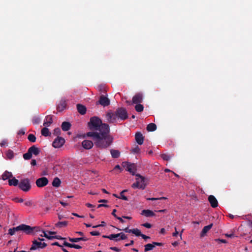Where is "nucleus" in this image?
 <instances>
[{
  "label": "nucleus",
  "mask_w": 252,
  "mask_h": 252,
  "mask_svg": "<svg viewBox=\"0 0 252 252\" xmlns=\"http://www.w3.org/2000/svg\"><path fill=\"white\" fill-rule=\"evenodd\" d=\"M68 224V221H59L57 223H56L55 226L58 228H62L63 227H65Z\"/></svg>",
  "instance_id": "7c9ffc66"
},
{
  "label": "nucleus",
  "mask_w": 252,
  "mask_h": 252,
  "mask_svg": "<svg viewBox=\"0 0 252 252\" xmlns=\"http://www.w3.org/2000/svg\"><path fill=\"white\" fill-rule=\"evenodd\" d=\"M44 233V236L46 237V238L48 239H52L54 238V236H51L47 235L44 231H43Z\"/></svg>",
  "instance_id": "13d9d810"
},
{
  "label": "nucleus",
  "mask_w": 252,
  "mask_h": 252,
  "mask_svg": "<svg viewBox=\"0 0 252 252\" xmlns=\"http://www.w3.org/2000/svg\"><path fill=\"white\" fill-rule=\"evenodd\" d=\"M61 182L60 179L56 177L54 179L52 182V186L54 187H59L61 185Z\"/></svg>",
  "instance_id": "c756f323"
},
{
  "label": "nucleus",
  "mask_w": 252,
  "mask_h": 252,
  "mask_svg": "<svg viewBox=\"0 0 252 252\" xmlns=\"http://www.w3.org/2000/svg\"><path fill=\"white\" fill-rule=\"evenodd\" d=\"M77 109L78 112L81 114V115H84L86 113V107L80 104H77Z\"/></svg>",
  "instance_id": "aec40b11"
},
{
  "label": "nucleus",
  "mask_w": 252,
  "mask_h": 252,
  "mask_svg": "<svg viewBox=\"0 0 252 252\" xmlns=\"http://www.w3.org/2000/svg\"><path fill=\"white\" fill-rule=\"evenodd\" d=\"M136 182L133 183L131 187L133 189H144L146 187V184L145 183H139V178H136Z\"/></svg>",
  "instance_id": "4468645a"
},
{
  "label": "nucleus",
  "mask_w": 252,
  "mask_h": 252,
  "mask_svg": "<svg viewBox=\"0 0 252 252\" xmlns=\"http://www.w3.org/2000/svg\"><path fill=\"white\" fill-rule=\"evenodd\" d=\"M13 175L12 173L7 171H5L2 175V179L3 180H6L8 179H10V178L12 177Z\"/></svg>",
  "instance_id": "c85d7f7f"
},
{
  "label": "nucleus",
  "mask_w": 252,
  "mask_h": 252,
  "mask_svg": "<svg viewBox=\"0 0 252 252\" xmlns=\"http://www.w3.org/2000/svg\"><path fill=\"white\" fill-rule=\"evenodd\" d=\"M123 167L126 168V170L130 172L132 175H135L136 170V165L134 163H130L127 162H123L122 163Z\"/></svg>",
  "instance_id": "0eeeda50"
},
{
  "label": "nucleus",
  "mask_w": 252,
  "mask_h": 252,
  "mask_svg": "<svg viewBox=\"0 0 252 252\" xmlns=\"http://www.w3.org/2000/svg\"><path fill=\"white\" fill-rule=\"evenodd\" d=\"M110 153L112 158H118L120 156V152L117 150L111 149Z\"/></svg>",
  "instance_id": "bb28decb"
},
{
  "label": "nucleus",
  "mask_w": 252,
  "mask_h": 252,
  "mask_svg": "<svg viewBox=\"0 0 252 252\" xmlns=\"http://www.w3.org/2000/svg\"><path fill=\"white\" fill-rule=\"evenodd\" d=\"M61 134V129L60 128L57 127L55 128L53 132V134L55 135H59Z\"/></svg>",
  "instance_id": "49530a36"
},
{
  "label": "nucleus",
  "mask_w": 252,
  "mask_h": 252,
  "mask_svg": "<svg viewBox=\"0 0 252 252\" xmlns=\"http://www.w3.org/2000/svg\"><path fill=\"white\" fill-rule=\"evenodd\" d=\"M18 228L19 231H23L27 234H31L33 233L34 231L37 232L40 230L39 227H31L24 224L19 225Z\"/></svg>",
  "instance_id": "7ed1b4c3"
},
{
  "label": "nucleus",
  "mask_w": 252,
  "mask_h": 252,
  "mask_svg": "<svg viewBox=\"0 0 252 252\" xmlns=\"http://www.w3.org/2000/svg\"><path fill=\"white\" fill-rule=\"evenodd\" d=\"M90 234L92 236H98L100 234L98 231H91Z\"/></svg>",
  "instance_id": "603ef678"
},
{
  "label": "nucleus",
  "mask_w": 252,
  "mask_h": 252,
  "mask_svg": "<svg viewBox=\"0 0 252 252\" xmlns=\"http://www.w3.org/2000/svg\"><path fill=\"white\" fill-rule=\"evenodd\" d=\"M147 130L148 131H154L157 129V126L154 123H150L147 126Z\"/></svg>",
  "instance_id": "a878e982"
},
{
  "label": "nucleus",
  "mask_w": 252,
  "mask_h": 252,
  "mask_svg": "<svg viewBox=\"0 0 252 252\" xmlns=\"http://www.w3.org/2000/svg\"><path fill=\"white\" fill-rule=\"evenodd\" d=\"M14 201L16 202H19L22 203L24 201V200L22 198H14Z\"/></svg>",
  "instance_id": "bf43d9fd"
},
{
  "label": "nucleus",
  "mask_w": 252,
  "mask_h": 252,
  "mask_svg": "<svg viewBox=\"0 0 252 252\" xmlns=\"http://www.w3.org/2000/svg\"><path fill=\"white\" fill-rule=\"evenodd\" d=\"M53 123L52 116L51 115H48L46 116L43 126H49Z\"/></svg>",
  "instance_id": "6ab92c4d"
},
{
  "label": "nucleus",
  "mask_w": 252,
  "mask_h": 252,
  "mask_svg": "<svg viewBox=\"0 0 252 252\" xmlns=\"http://www.w3.org/2000/svg\"><path fill=\"white\" fill-rule=\"evenodd\" d=\"M140 148L138 147V146H135L134 148H133L131 150V152L133 153H134V154H137V153H139V152H140Z\"/></svg>",
  "instance_id": "de8ad7c7"
},
{
  "label": "nucleus",
  "mask_w": 252,
  "mask_h": 252,
  "mask_svg": "<svg viewBox=\"0 0 252 252\" xmlns=\"http://www.w3.org/2000/svg\"><path fill=\"white\" fill-rule=\"evenodd\" d=\"M145 249L144 251L145 252L152 250L155 247L154 245H153V243L152 244H147L144 246Z\"/></svg>",
  "instance_id": "72a5a7b5"
},
{
  "label": "nucleus",
  "mask_w": 252,
  "mask_h": 252,
  "mask_svg": "<svg viewBox=\"0 0 252 252\" xmlns=\"http://www.w3.org/2000/svg\"><path fill=\"white\" fill-rule=\"evenodd\" d=\"M32 122L33 124H38L40 122V119L38 117H34L33 118Z\"/></svg>",
  "instance_id": "37998d69"
},
{
  "label": "nucleus",
  "mask_w": 252,
  "mask_h": 252,
  "mask_svg": "<svg viewBox=\"0 0 252 252\" xmlns=\"http://www.w3.org/2000/svg\"><path fill=\"white\" fill-rule=\"evenodd\" d=\"M6 156L8 159H12L14 158V153L13 151L9 149L6 153Z\"/></svg>",
  "instance_id": "473e14b6"
},
{
  "label": "nucleus",
  "mask_w": 252,
  "mask_h": 252,
  "mask_svg": "<svg viewBox=\"0 0 252 252\" xmlns=\"http://www.w3.org/2000/svg\"><path fill=\"white\" fill-rule=\"evenodd\" d=\"M54 238L59 239V240H64L66 239L65 238L62 237L61 236H60L59 235H56V236H54Z\"/></svg>",
  "instance_id": "680f3d73"
},
{
  "label": "nucleus",
  "mask_w": 252,
  "mask_h": 252,
  "mask_svg": "<svg viewBox=\"0 0 252 252\" xmlns=\"http://www.w3.org/2000/svg\"><path fill=\"white\" fill-rule=\"evenodd\" d=\"M119 238L115 239L116 242L120 241L121 240H126L127 238V236L124 233H122V232L119 233Z\"/></svg>",
  "instance_id": "e433bc0d"
},
{
  "label": "nucleus",
  "mask_w": 252,
  "mask_h": 252,
  "mask_svg": "<svg viewBox=\"0 0 252 252\" xmlns=\"http://www.w3.org/2000/svg\"><path fill=\"white\" fill-rule=\"evenodd\" d=\"M18 231H19L18 226L15 227H13L12 228H9L8 230V234L11 236L13 235L16 232Z\"/></svg>",
  "instance_id": "f704fd0d"
},
{
  "label": "nucleus",
  "mask_w": 252,
  "mask_h": 252,
  "mask_svg": "<svg viewBox=\"0 0 252 252\" xmlns=\"http://www.w3.org/2000/svg\"><path fill=\"white\" fill-rule=\"evenodd\" d=\"M110 103L109 99L103 94L100 96L99 100L96 102V104H99L103 107L108 106Z\"/></svg>",
  "instance_id": "1a4fd4ad"
},
{
  "label": "nucleus",
  "mask_w": 252,
  "mask_h": 252,
  "mask_svg": "<svg viewBox=\"0 0 252 252\" xmlns=\"http://www.w3.org/2000/svg\"><path fill=\"white\" fill-rule=\"evenodd\" d=\"M110 128L108 124H104L101 131H90L83 136L91 137L95 146L100 149H106L110 146L113 141V137L110 134Z\"/></svg>",
  "instance_id": "f257e3e1"
},
{
  "label": "nucleus",
  "mask_w": 252,
  "mask_h": 252,
  "mask_svg": "<svg viewBox=\"0 0 252 252\" xmlns=\"http://www.w3.org/2000/svg\"><path fill=\"white\" fill-rule=\"evenodd\" d=\"M105 123H102V121L98 117L94 116L91 117L88 123V127L91 131H101L102 126Z\"/></svg>",
  "instance_id": "f03ea898"
},
{
  "label": "nucleus",
  "mask_w": 252,
  "mask_h": 252,
  "mask_svg": "<svg viewBox=\"0 0 252 252\" xmlns=\"http://www.w3.org/2000/svg\"><path fill=\"white\" fill-rule=\"evenodd\" d=\"M142 225L147 228H150L152 227V225L150 223L147 222L142 224Z\"/></svg>",
  "instance_id": "8fccbe9b"
},
{
  "label": "nucleus",
  "mask_w": 252,
  "mask_h": 252,
  "mask_svg": "<svg viewBox=\"0 0 252 252\" xmlns=\"http://www.w3.org/2000/svg\"><path fill=\"white\" fill-rule=\"evenodd\" d=\"M161 157L163 160H166V161L169 160L171 158V156L167 154H161Z\"/></svg>",
  "instance_id": "a19ab883"
},
{
  "label": "nucleus",
  "mask_w": 252,
  "mask_h": 252,
  "mask_svg": "<svg viewBox=\"0 0 252 252\" xmlns=\"http://www.w3.org/2000/svg\"><path fill=\"white\" fill-rule=\"evenodd\" d=\"M136 105L135 106V109L137 112H141L144 110V106L143 105L138 103L136 104Z\"/></svg>",
  "instance_id": "c9c22d12"
},
{
  "label": "nucleus",
  "mask_w": 252,
  "mask_h": 252,
  "mask_svg": "<svg viewBox=\"0 0 252 252\" xmlns=\"http://www.w3.org/2000/svg\"><path fill=\"white\" fill-rule=\"evenodd\" d=\"M63 245L65 247H68L71 248H75L76 249H80L82 248V247L80 245L74 244H70L66 241H64L63 243Z\"/></svg>",
  "instance_id": "5701e85b"
},
{
  "label": "nucleus",
  "mask_w": 252,
  "mask_h": 252,
  "mask_svg": "<svg viewBox=\"0 0 252 252\" xmlns=\"http://www.w3.org/2000/svg\"><path fill=\"white\" fill-rule=\"evenodd\" d=\"M71 124L70 123L67 122H63L61 126L62 130L64 131H68L71 127Z\"/></svg>",
  "instance_id": "b1692460"
},
{
  "label": "nucleus",
  "mask_w": 252,
  "mask_h": 252,
  "mask_svg": "<svg viewBox=\"0 0 252 252\" xmlns=\"http://www.w3.org/2000/svg\"><path fill=\"white\" fill-rule=\"evenodd\" d=\"M143 101V95L141 93H137L134 95L132 99V103L138 104Z\"/></svg>",
  "instance_id": "f8f14e48"
},
{
  "label": "nucleus",
  "mask_w": 252,
  "mask_h": 252,
  "mask_svg": "<svg viewBox=\"0 0 252 252\" xmlns=\"http://www.w3.org/2000/svg\"><path fill=\"white\" fill-rule=\"evenodd\" d=\"M102 237L105 238H108V239H109L110 240H114V241H115V239L119 238V233L112 234L109 236L103 235Z\"/></svg>",
  "instance_id": "393cba45"
},
{
  "label": "nucleus",
  "mask_w": 252,
  "mask_h": 252,
  "mask_svg": "<svg viewBox=\"0 0 252 252\" xmlns=\"http://www.w3.org/2000/svg\"><path fill=\"white\" fill-rule=\"evenodd\" d=\"M110 249H111L113 251H114L115 252H120L121 251V249H120L116 247H110Z\"/></svg>",
  "instance_id": "5fc2aeb1"
},
{
  "label": "nucleus",
  "mask_w": 252,
  "mask_h": 252,
  "mask_svg": "<svg viewBox=\"0 0 252 252\" xmlns=\"http://www.w3.org/2000/svg\"><path fill=\"white\" fill-rule=\"evenodd\" d=\"M141 237L143 239H144V240H147V239H150V237L147 236H146V235H144V234H141Z\"/></svg>",
  "instance_id": "69168bd1"
},
{
  "label": "nucleus",
  "mask_w": 252,
  "mask_h": 252,
  "mask_svg": "<svg viewBox=\"0 0 252 252\" xmlns=\"http://www.w3.org/2000/svg\"><path fill=\"white\" fill-rule=\"evenodd\" d=\"M7 143L6 141L3 140L1 141V142L0 143V145L1 147L4 146L5 145H6Z\"/></svg>",
  "instance_id": "338daca9"
},
{
  "label": "nucleus",
  "mask_w": 252,
  "mask_h": 252,
  "mask_svg": "<svg viewBox=\"0 0 252 252\" xmlns=\"http://www.w3.org/2000/svg\"><path fill=\"white\" fill-rule=\"evenodd\" d=\"M28 140L31 142H35L36 139V137L33 134H30L28 137Z\"/></svg>",
  "instance_id": "58836bf2"
},
{
  "label": "nucleus",
  "mask_w": 252,
  "mask_h": 252,
  "mask_svg": "<svg viewBox=\"0 0 252 252\" xmlns=\"http://www.w3.org/2000/svg\"><path fill=\"white\" fill-rule=\"evenodd\" d=\"M119 230H122L121 229H118ZM122 230L124 231L126 233H132V229H129L128 227H126L125 229H122Z\"/></svg>",
  "instance_id": "09e8293b"
},
{
  "label": "nucleus",
  "mask_w": 252,
  "mask_h": 252,
  "mask_svg": "<svg viewBox=\"0 0 252 252\" xmlns=\"http://www.w3.org/2000/svg\"><path fill=\"white\" fill-rule=\"evenodd\" d=\"M213 224L211 223L208 225L205 226L203 227L200 233V237H204L209 230L212 227Z\"/></svg>",
  "instance_id": "412c9836"
},
{
  "label": "nucleus",
  "mask_w": 252,
  "mask_h": 252,
  "mask_svg": "<svg viewBox=\"0 0 252 252\" xmlns=\"http://www.w3.org/2000/svg\"><path fill=\"white\" fill-rule=\"evenodd\" d=\"M141 215H144L146 217H150L155 216L153 211L150 210H143L142 211Z\"/></svg>",
  "instance_id": "4be33fe9"
},
{
  "label": "nucleus",
  "mask_w": 252,
  "mask_h": 252,
  "mask_svg": "<svg viewBox=\"0 0 252 252\" xmlns=\"http://www.w3.org/2000/svg\"><path fill=\"white\" fill-rule=\"evenodd\" d=\"M115 111L117 118L120 119L123 121L125 120L128 118V114L125 108H118Z\"/></svg>",
  "instance_id": "39448f33"
},
{
  "label": "nucleus",
  "mask_w": 252,
  "mask_h": 252,
  "mask_svg": "<svg viewBox=\"0 0 252 252\" xmlns=\"http://www.w3.org/2000/svg\"><path fill=\"white\" fill-rule=\"evenodd\" d=\"M105 225V222L104 221H102L101 223L100 224L93 226V227L96 228V227H100V226H104Z\"/></svg>",
  "instance_id": "6e6d98bb"
},
{
  "label": "nucleus",
  "mask_w": 252,
  "mask_h": 252,
  "mask_svg": "<svg viewBox=\"0 0 252 252\" xmlns=\"http://www.w3.org/2000/svg\"><path fill=\"white\" fill-rule=\"evenodd\" d=\"M19 188L24 191H29L31 188L29 179L26 178L21 180L19 184Z\"/></svg>",
  "instance_id": "423d86ee"
},
{
  "label": "nucleus",
  "mask_w": 252,
  "mask_h": 252,
  "mask_svg": "<svg viewBox=\"0 0 252 252\" xmlns=\"http://www.w3.org/2000/svg\"><path fill=\"white\" fill-rule=\"evenodd\" d=\"M25 132L24 129H21L20 130H19L18 132V135H24L25 134Z\"/></svg>",
  "instance_id": "e2e57ef3"
},
{
  "label": "nucleus",
  "mask_w": 252,
  "mask_h": 252,
  "mask_svg": "<svg viewBox=\"0 0 252 252\" xmlns=\"http://www.w3.org/2000/svg\"><path fill=\"white\" fill-rule=\"evenodd\" d=\"M29 151L31 152L32 155L33 154L35 156H37L40 153V150L35 146L33 145L29 148Z\"/></svg>",
  "instance_id": "a211bd4d"
},
{
  "label": "nucleus",
  "mask_w": 252,
  "mask_h": 252,
  "mask_svg": "<svg viewBox=\"0 0 252 252\" xmlns=\"http://www.w3.org/2000/svg\"><path fill=\"white\" fill-rule=\"evenodd\" d=\"M65 143L64 138L58 136L53 142L52 146L55 148H61Z\"/></svg>",
  "instance_id": "6e6552de"
},
{
  "label": "nucleus",
  "mask_w": 252,
  "mask_h": 252,
  "mask_svg": "<svg viewBox=\"0 0 252 252\" xmlns=\"http://www.w3.org/2000/svg\"><path fill=\"white\" fill-rule=\"evenodd\" d=\"M25 205L27 206H31L32 205V202L31 200L26 201Z\"/></svg>",
  "instance_id": "3c124183"
},
{
  "label": "nucleus",
  "mask_w": 252,
  "mask_h": 252,
  "mask_svg": "<svg viewBox=\"0 0 252 252\" xmlns=\"http://www.w3.org/2000/svg\"><path fill=\"white\" fill-rule=\"evenodd\" d=\"M48 184V180L46 177H41L36 180V185L39 188H42Z\"/></svg>",
  "instance_id": "9b49d317"
},
{
  "label": "nucleus",
  "mask_w": 252,
  "mask_h": 252,
  "mask_svg": "<svg viewBox=\"0 0 252 252\" xmlns=\"http://www.w3.org/2000/svg\"><path fill=\"white\" fill-rule=\"evenodd\" d=\"M167 199V198L165 197H159V198H154V197L147 198V200L153 201V200H163V199Z\"/></svg>",
  "instance_id": "a18cd8bd"
},
{
  "label": "nucleus",
  "mask_w": 252,
  "mask_h": 252,
  "mask_svg": "<svg viewBox=\"0 0 252 252\" xmlns=\"http://www.w3.org/2000/svg\"><path fill=\"white\" fill-rule=\"evenodd\" d=\"M119 198L124 200H128L127 197L124 194H121V192L120 193V197H119Z\"/></svg>",
  "instance_id": "864d4df0"
},
{
  "label": "nucleus",
  "mask_w": 252,
  "mask_h": 252,
  "mask_svg": "<svg viewBox=\"0 0 252 252\" xmlns=\"http://www.w3.org/2000/svg\"><path fill=\"white\" fill-rule=\"evenodd\" d=\"M94 143L91 140H85L82 142V146L85 149H91Z\"/></svg>",
  "instance_id": "dca6fc26"
},
{
  "label": "nucleus",
  "mask_w": 252,
  "mask_h": 252,
  "mask_svg": "<svg viewBox=\"0 0 252 252\" xmlns=\"http://www.w3.org/2000/svg\"><path fill=\"white\" fill-rule=\"evenodd\" d=\"M86 205L88 207V208H93V209H92V211H94V206L92 204H90L89 203H87L86 204Z\"/></svg>",
  "instance_id": "052dcab7"
},
{
  "label": "nucleus",
  "mask_w": 252,
  "mask_h": 252,
  "mask_svg": "<svg viewBox=\"0 0 252 252\" xmlns=\"http://www.w3.org/2000/svg\"><path fill=\"white\" fill-rule=\"evenodd\" d=\"M66 106V100L64 99H62L57 104V109L58 111H63Z\"/></svg>",
  "instance_id": "ddd939ff"
},
{
  "label": "nucleus",
  "mask_w": 252,
  "mask_h": 252,
  "mask_svg": "<svg viewBox=\"0 0 252 252\" xmlns=\"http://www.w3.org/2000/svg\"><path fill=\"white\" fill-rule=\"evenodd\" d=\"M39 241L37 240H34L32 241V247L30 248L31 251L36 250L39 249H43L47 246V244L44 242H42V241H44V239L38 238Z\"/></svg>",
  "instance_id": "20e7f679"
},
{
  "label": "nucleus",
  "mask_w": 252,
  "mask_h": 252,
  "mask_svg": "<svg viewBox=\"0 0 252 252\" xmlns=\"http://www.w3.org/2000/svg\"><path fill=\"white\" fill-rule=\"evenodd\" d=\"M135 139L139 145H142L143 143L144 137L141 132H137L135 133Z\"/></svg>",
  "instance_id": "f3484780"
},
{
  "label": "nucleus",
  "mask_w": 252,
  "mask_h": 252,
  "mask_svg": "<svg viewBox=\"0 0 252 252\" xmlns=\"http://www.w3.org/2000/svg\"><path fill=\"white\" fill-rule=\"evenodd\" d=\"M208 201L213 208H216L218 206V202L216 197L212 195L208 197Z\"/></svg>",
  "instance_id": "2eb2a0df"
},
{
  "label": "nucleus",
  "mask_w": 252,
  "mask_h": 252,
  "mask_svg": "<svg viewBox=\"0 0 252 252\" xmlns=\"http://www.w3.org/2000/svg\"><path fill=\"white\" fill-rule=\"evenodd\" d=\"M132 233L135 234L136 236H141L142 233L138 228L132 229Z\"/></svg>",
  "instance_id": "ea45409f"
},
{
  "label": "nucleus",
  "mask_w": 252,
  "mask_h": 252,
  "mask_svg": "<svg viewBox=\"0 0 252 252\" xmlns=\"http://www.w3.org/2000/svg\"><path fill=\"white\" fill-rule=\"evenodd\" d=\"M136 178H139V183H145V178L144 177L141 176L140 174H136Z\"/></svg>",
  "instance_id": "c03bdc74"
},
{
  "label": "nucleus",
  "mask_w": 252,
  "mask_h": 252,
  "mask_svg": "<svg viewBox=\"0 0 252 252\" xmlns=\"http://www.w3.org/2000/svg\"><path fill=\"white\" fill-rule=\"evenodd\" d=\"M116 114V111L114 112H107L106 115V118L109 123H114L116 122V119L117 118V115Z\"/></svg>",
  "instance_id": "9d476101"
},
{
  "label": "nucleus",
  "mask_w": 252,
  "mask_h": 252,
  "mask_svg": "<svg viewBox=\"0 0 252 252\" xmlns=\"http://www.w3.org/2000/svg\"><path fill=\"white\" fill-rule=\"evenodd\" d=\"M8 184L9 186H19V183L17 179L15 178H13L12 179H9Z\"/></svg>",
  "instance_id": "cd10ccee"
},
{
  "label": "nucleus",
  "mask_w": 252,
  "mask_h": 252,
  "mask_svg": "<svg viewBox=\"0 0 252 252\" xmlns=\"http://www.w3.org/2000/svg\"><path fill=\"white\" fill-rule=\"evenodd\" d=\"M32 155L28 149V152L23 155V158L26 160L30 159L32 158Z\"/></svg>",
  "instance_id": "4c0bfd02"
},
{
  "label": "nucleus",
  "mask_w": 252,
  "mask_h": 252,
  "mask_svg": "<svg viewBox=\"0 0 252 252\" xmlns=\"http://www.w3.org/2000/svg\"><path fill=\"white\" fill-rule=\"evenodd\" d=\"M46 127L47 126L41 129V131L42 135L46 137L50 136L51 134V133L50 132L49 129Z\"/></svg>",
  "instance_id": "2f4dec72"
},
{
  "label": "nucleus",
  "mask_w": 252,
  "mask_h": 252,
  "mask_svg": "<svg viewBox=\"0 0 252 252\" xmlns=\"http://www.w3.org/2000/svg\"><path fill=\"white\" fill-rule=\"evenodd\" d=\"M31 165L34 166L36 164V161L35 159H32L31 163Z\"/></svg>",
  "instance_id": "774afa93"
},
{
  "label": "nucleus",
  "mask_w": 252,
  "mask_h": 252,
  "mask_svg": "<svg viewBox=\"0 0 252 252\" xmlns=\"http://www.w3.org/2000/svg\"><path fill=\"white\" fill-rule=\"evenodd\" d=\"M153 245H154V247H155V246H163V244L162 243H159V242H153Z\"/></svg>",
  "instance_id": "4d7b16f0"
},
{
  "label": "nucleus",
  "mask_w": 252,
  "mask_h": 252,
  "mask_svg": "<svg viewBox=\"0 0 252 252\" xmlns=\"http://www.w3.org/2000/svg\"><path fill=\"white\" fill-rule=\"evenodd\" d=\"M53 246H57L58 247H60L61 248H62L63 245H60L58 242H54L52 244Z\"/></svg>",
  "instance_id": "0e129e2a"
},
{
  "label": "nucleus",
  "mask_w": 252,
  "mask_h": 252,
  "mask_svg": "<svg viewBox=\"0 0 252 252\" xmlns=\"http://www.w3.org/2000/svg\"><path fill=\"white\" fill-rule=\"evenodd\" d=\"M68 240L72 243H77L81 241V237L79 238H68Z\"/></svg>",
  "instance_id": "79ce46f5"
}]
</instances>
